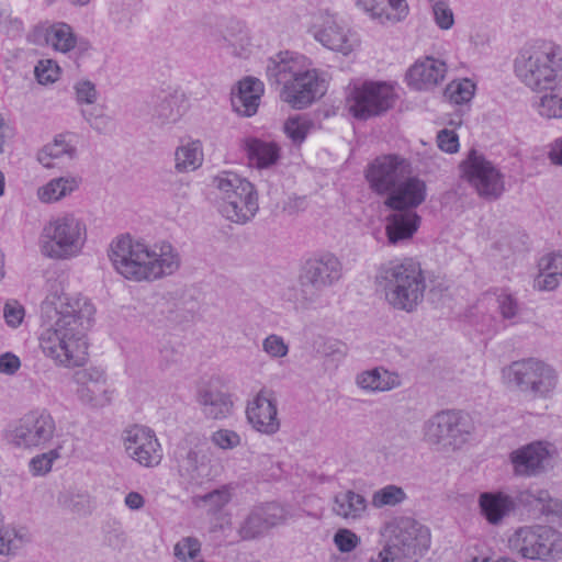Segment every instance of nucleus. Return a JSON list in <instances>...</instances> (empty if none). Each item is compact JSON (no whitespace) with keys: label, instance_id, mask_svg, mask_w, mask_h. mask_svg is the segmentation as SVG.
<instances>
[{"label":"nucleus","instance_id":"nucleus-1","mask_svg":"<svg viewBox=\"0 0 562 562\" xmlns=\"http://www.w3.org/2000/svg\"><path fill=\"white\" fill-rule=\"evenodd\" d=\"M95 308L82 295L52 293L41 305L44 329L40 346L45 356L66 368L87 361L86 334L91 328Z\"/></svg>","mask_w":562,"mask_h":562},{"label":"nucleus","instance_id":"nucleus-2","mask_svg":"<svg viewBox=\"0 0 562 562\" xmlns=\"http://www.w3.org/2000/svg\"><path fill=\"white\" fill-rule=\"evenodd\" d=\"M109 258L120 274L137 282L171 276L181 265V257L170 243L160 241L149 246L130 236L112 241Z\"/></svg>","mask_w":562,"mask_h":562},{"label":"nucleus","instance_id":"nucleus-3","mask_svg":"<svg viewBox=\"0 0 562 562\" xmlns=\"http://www.w3.org/2000/svg\"><path fill=\"white\" fill-rule=\"evenodd\" d=\"M376 285L395 310L412 313L424 301L427 288L424 270L413 258L382 265L375 276Z\"/></svg>","mask_w":562,"mask_h":562},{"label":"nucleus","instance_id":"nucleus-4","mask_svg":"<svg viewBox=\"0 0 562 562\" xmlns=\"http://www.w3.org/2000/svg\"><path fill=\"white\" fill-rule=\"evenodd\" d=\"M517 78L533 91H544L562 80V47L538 41L525 45L514 60Z\"/></svg>","mask_w":562,"mask_h":562},{"label":"nucleus","instance_id":"nucleus-5","mask_svg":"<svg viewBox=\"0 0 562 562\" xmlns=\"http://www.w3.org/2000/svg\"><path fill=\"white\" fill-rule=\"evenodd\" d=\"M220 191V212L236 224L249 222L257 213L258 199L251 182L233 171H223L212 180Z\"/></svg>","mask_w":562,"mask_h":562},{"label":"nucleus","instance_id":"nucleus-6","mask_svg":"<svg viewBox=\"0 0 562 562\" xmlns=\"http://www.w3.org/2000/svg\"><path fill=\"white\" fill-rule=\"evenodd\" d=\"M474 430L471 417L458 409H442L424 422L423 439L438 450L460 449Z\"/></svg>","mask_w":562,"mask_h":562},{"label":"nucleus","instance_id":"nucleus-7","mask_svg":"<svg viewBox=\"0 0 562 562\" xmlns=\"http://www.w3.org/2000/svg\"><path fill=\"white\" fill-rule=\"evenodd\" d=\"M86 237V224L74 214H64L44 226L42 252L54 259L75 257L81 251Z\"/></svg>","mask_w":562,"mask_h":562},{"label":"nucleus","instance_id":"nucleus-8","mask_svg":"<svg viewBox=\"0 0 562 562\" xmlns=\"http://www.w3.org/2000/svg\"><path fill=\"white\" fill-rule=\"evenodd\" d=\"M342 277V263L339 258L328 251L315 254L303 263L299 281L300 297L303 303L314 302L319 293L335 285Z\"/></svg>","mask_w":562,"mask_h":562},{"label":"nucleus","instance_id":"nucleus-9","mask_svg":"<svg viewBox=\"0 0 562 562\" xmlns=\"http://www.w3.org/2000/svg\"><path fill=\"white\" fill-rule=\"evenodd\" d=\"M508 542L509 548L524 559L549 561L562 555V536L548 526L520 527Z\"/></svg>","mask_w":562,"mask_h":562},{"label":"nucleus","instance_id":"nucleus-10","mask_svg":"<svg viewBox=\"0 0 562 562\" xmlns=\"http://www.w3.org/2000/svg\"><path fill=\"white\" fill-rule=\"evenodd\" d=\"M430 544L429 530L413 519L398 522L394 535L389 539L378 560L371 562H404L422 557Z\"/></svg>","mask_w":562,"mask_h":562},{"label":"nucleus","instance_id":"nucleus-11","mask_svg":"<svg viewBox=\"0 0 562 562\" xmlns=\"http://www.w3.org/2000/svg\"><path fill=\"white\" fill-rule=\"evenodd\" d=\"M504 378L509 384L533 397H546L557 384L554 369L533 358L513 362L504 370Z\"/></svg>","mask_w":562,"mask_h":562},{"label":"nucleus","instance_id":"nucleus-12","mask_svg":"<svg viewBox=\"0 0 562 562\" xmlns=\"http://www.w3.org/2000/svg\"><path fill=\"white\" fill-rule=\"evenodd\" d=\"M394 87L383 81H366L355 86L346 103L350 114L358 120L379 116L393 108L396 101Z\"/></svg>","mask_w":562,"mask_h":562},{"label":"nucleus","instance_id":"nucleus-13","mask_svg":"<svg viewBox=\"0 0 562 562\" xmlns=\"http://www.w3.org/2000/svg\"><path fill=\"white\" fill-rule=\"evenodd\" d=\"M56 434L54 417L45 409L32 411L8 431V441L18 448H45Z\"/></svg>","mask_w":562,"mask_h":562},{"label":"nucleus","instance_id":"nucleus-14","mask_svg":"<svg viewBox=\"0 0 562 562\" xmlns=\"http://www.w3.org/2000/svg\"><path fill=\"white\" fill-rule=\"evenodd\" d=\"M310 33L324 47L348 55L358 43L355 33L328 10L319 11L313 18Z\"/></svg>","mask_w":562,"mask_h":562},{"label":"nucleus","instance_id":"nucleus-15","mask_svg":"<svg viewBox=\"0 0 562 562\" xmlns=\"http://www.w3.org/2000/svg\"><path fill=\"white\" fill-rule=\"evenodd\" d=\"M462 167L467 179L481 196L497 199L503 193L505 189L503 175L483 155L471 150Z\"/></svg>","mask_w":562,"mask_h":562},{"label":"nucleus","instance_id":"nucleus-16","mask_svg":"<svg viewBox=\"0 0 562 562\" xmlns=\"http://www.w3.org/2000/svg\"><path fill=\"white\" fill-rule=\"evenodd\" d=\"M411 173V164L407 159L395 155L376 157L366 171V179L370 188L378 194H389L401 180Z\"/></svg>","mask_w":562,"mask_h":562},{"label":"nucleus","instance_id":"nucleus-17","mask_svg":"<svg viewBox=\"0 0 562 562\" xmlns=\"http://www.w3.org/2000/svg\"><path fill=\"white\" fill-rule=\"evenodd\" d=\"M127 456L145 468H154L162 460V448L154 430L149 427L133 425L122 435Z\"/></svg>","mask_w":562,"mask_h":562},{"label":"nucleus","instance_id":"nucleus-18","mask_svg":"<svg viewBox=\"0 0 562 562\" xmlns=\"http://www.w3.org/2000/svg\"><path fill=\"white\" fill-rule=\"evenodd\" d=\"M326 91L325 80L308 65L281 90V99L294 109H304Z\"/></svg>","mask_w":562,"mask_h":562},{"label":"nucleus","instance_id":"nucleus-19","mask_svg":"<svg viewBox=\"0 0 562 562\" xmlns=\"http://www.w3.org/2000/svg\"><path fill=\"white\" fill-rule=\"evenodd\" d=\"M248 423L255 430L265 435H274L280 429L278 402L272 390L262 387L246 407Z\"/></svg>","mask_w":562,"mask_h":562},{"label":"nucleus","instance_id":"nucleus-20","mask_svg":"<svg viewBox=\"0 0 562 562\" xmlns=\"http://www.w3.org/2000/svg\"><path fill=\"white\" fill-rule=\"evenodd\" d=\"M310 65L307 58L299 53L284 50L267 61L266 76L270 85L288 86Z\"/></svg>","mask_w":562,"mask_h":562},{"label":"nucleus","instance_id":"nucleus-21","mask_svg":"<svg viewBox=\"0 0 562 562\" xmlns=\"http://www.w3.org/2000/svg\"><path fill=\"white\" fill-rule=\"evenodd\" d=\"M286 520L285 509L277 503L255 507L240 526L243 539H254Z\"/></svg>","mask_w":562,"mask_h":562},{"label":"nucleus","instance_id":"nucleus-22","mask_svg":"<svg viewBox=\"0 0 562 562\" xmlns=\"http://www.w3.org/2000/svg\"><path fill=\"white\" fill-rule=\"evenodd\" d=\"M427 196L425 181L417 177L406 176L392 189L384 201V205L393 211H415Z\"/></svg>","mask_w":562,"mask_h":562},{"label":"nucleus","instance_id":"nucleus-23","mask_svg":"<svg viewBox=\"0 0 562 562\" xmlns=\"http://www.w3.org/2000/svg\"><path fill=\"white\" fill-rule=\"evenodd\" d=\"M196 402L203 416L212 420L228 418L233 413L232 395L222 389L207 384L198 391Z\"/></svg>","mask_w":562,"mask_h":562},{"label":"nucleus","instance_id":"nucleus-24","mask_svg":"<svg viewBox=\"0 0 562 562\" xmlns=\"http://www.w3.org/2000/svg\"><path fill=\"white\" fill-rule=\"evenodd\" d=\"M446 74V64L442 60L426 57L417 60L407 71V83L417 89L426 90L437 86L443 80Z\"/></svg>","mask_w":562,"mask_h":562},{"label":"nucleus","instance_id":"nucleus-25","mask_svg":"<svg viewBox=\"0 0 562 562\" xmlns=\"http://www.w3.org/2000/svg\"><path fill=\"white\" fill-rule=\"evenodd\" d=\"M420 216L412 210L393 211L386 217L385 233L391 245L409 240L420 226Z\"/></svg>","mask_w":562,"mask_h":562},{"label":"nucleus","instance_id":"nucleus-26","mask_svg":"<svg viewBox=\"0 0 562 562\" xmlns=\"http://www.w3.org/2000/svg\"><path fill=\"white\" fill-rule=\"evenodd\" d=\"M35 35H42L47 45L64 54L76 47L80 49L87 47V42L79 41L72 27L65 22H55L47 27H40L35 31Z\"/></svg>","mask_w":562,"mask_h":562},{"label":"nucleus","instance_id":"nucleus-27","mask_svg":"<svg viewBox=\"0 0 562 562\" xmlns=\"http://www.w3.org/2000/svg\"><path fill=\"white\" fill-rule=\"evenodd\" d=\"M510 458L516 473L532 475L544 468L549 451L541 442H533L514 451Z\"/></svg>","mask_w":562,"mask_h":562},{"label":"nucleus","instance_id":"nucleus-28","mask_svg":"<svg viewBox=\"0 0 562 562\" xmlns=\"http://www.w3.org/2000/svg\"><path fill=\"white\" fill-rule=\"evenodd\" d=\"M263 92V83L256 78L247 77L239 81L238 89L232 94V106L240 115L251 116L259 106Z\"/></svg>","mask_w":562,"mask_h":562},{"label":"nucleus","instance_id":"nucleus-29","mask_svg":"<svg viewBox=\"0 0 562 562\" xmlns=\"http://www.w3.org/2000/svg\"><path fill=\"white\" fill-rule=\"evenodd\" d=\"M243 148L249 164L259 169L271 167L280 158V147L273 142L249 137L244 140Z\"/></svg>","mask_w":562,"mask_h":562},{"label":"nucleus","instance_id":"nucleus-30","mask_svg":"<svg viewBox=\"0 0 562 562\" xmlns=\"http://www.w3.org/2000/svg\"><path fill=\"white\" fill-rule=\"evenodd\" d=\"M357 5L382 23L400 21L408 10L405 0H357Z\"/></svg>","mask_w":562,"mask_h":562},{"label":"nucleus","instance_id":"nucleus-31","mask_svg":"<svg viewBox=\"0 0 562 562\" xmlns=\"http://www.w3.org/2000/svg\"><path fill=\"white\" fill-rule=\"evenodd\" d=\"M368 507L366 497L352 490L341 491L334 496L333 513L347 520L363 517Z\"/></svg>","mask_w":562,"mask_h":562},{"label":"nucleus","instance_id":"nucleus-32","mask_svg":"<svg viewBox=\"0 0 562 562\" xmlns=\"http://www.w3.org/2000/svg\"><path fill=\"white\" fill-rule=\"evenodd\" d=\"M479 504L482 515L492 525H497L515 509L513 498L503 493H483Z\"/></svg>","mask_w":562,"mask_h":562},{"label":"nucleus","instance_id":"nucleus-33","mask_svg":"<svg viewBox=\"0 0 562 562\" xmlns=\"http://www.w3.org/2000/svg\"><path fill=\"white\" fill-rule=\"evenodd\" d=\"M357 384L371 392H386L401 385V378L396 372L383 368L364 371L357 376Z\"/></svg>","mask_w":562,"mask_h":562},{"label":"nucleus","instance_id":"nucleus-34","mask_svg":"<svg viewBox=\"0 0 562 562\" xmlns=\"http://www.w3.org/2000/svg\"><path fill=\"white\" fill-rule=\"evenodd\" d=\"M81 178L65 176L49 180L37 190V198L43 203H55L79 189Z\"/></svg>","mask_w":562,"mask_h":562},{"label":"nucleus","instance_id":"nucleus-35","mask_svg":"<svg viewBox=\"0 0 562 562\" xmlns=\"http://www.w3.org/2000/svg\"><path fill=\"white\" fill-rule=\"evenodd\" d=\"M524 501L537 507L551 521L562 524V502L552 498L547 490L530 487L524 494Z\"/></svg>","mask_w":562,"mask_h":562},{"label":"nucleus","instance_id":"nucleus-36","mask_svg":"<svg viewBox=\"0 0 562 562\" xmlns=\"http://www.w3.org/2000/svg\"><path fill=\"white\" fill-rule=\"evenodd\" d=\"M173 458L182 476H187L190 480H198L203 476V463L199 453L188 442L182 441L177 445L173 450Z\"/></svg>","mask_w":562,"mask_h":562},{"label":"nucleus","instance_id":"nucleus-37","mask_svg":"<svg viewBox=\"0 0 562 562\" xmlns=\"http://www.w3.org/2000/svg\"><path fill=\"white\" fill-rule=\"evenodd\" d=\"M67 134L57 135L54 140L45 145L37 154V160L45 168H53V159H59L67 156L69 159L75 158L77 154L76 147L67 140Z\"/></svg>","mask_w":562,"mask_h":562},{"label":"nucleus","instance_id":"nucleus-38","mask_svg":"<svg viewBox=\"0 0 562 562\" xmlns=\"http://www.w3.org/2000/svg\"><path fill=\"white\" fill-rule=\"evenodd\" d=\"M176 169L179 172L196 170L203 162L202 145L199 140L179 146L175 153Z\"/></svg>","mask_w":562,"mask_h":562},{"label":"nucleus","instance_id":"nucleus-39","mask_svg":"<svg viewBox=\"0 0 562 562\" xmlns=\"http://www.w3.org/2000/svg\"><path fill=\"white\" fill-rule=\"evenodd\" d=\"M539 101V114L547 119H562V79L546 88Z\"/></svg>","mask_w":562,"mask_h":562},{"label":"nucleus","instance_id":"nucleus-40","mask_svg":"<svg viewBox=\"0 0 562 562\" xmlns=\"http://www.w3.org/2000/svg\"><path fill=\"white\" fill-rule=\"evenodd\" d=\"M232 490L227 485L213 490L204 495L193 497V504L205 509L210 514H216L222 510L232 499Z\"/></svg>","mask_w":562,"mask_h":562},{"label":"nucleus","instance_id":"nucleus-41","mask_svg":"<svg viewBox=\"0 0 562 562\" xmlns=\"http://www.w3.org/2000/svg\"><path fill=\"white\" fill-rule=\"evenodd\" d=\"M313 127L314 123L311 119L305 115H295L285 121L283 131L293 144L301 145Z\"/></svg>","mask_w":562,"mask_h":562},{"label":"nucleus","instance_id":"nucleus-42","mask_svg":"<svg viewBox=\"0 0 562 562\" xmlns=\"http://www.w3.org/2000/svg\"><path fill=\"white\" fill-rule=\"evenodd\" d=\"M407 495L401 486L389 484L373 492L371 504L375 508L393 507L403 503Z\"/></svg>","mask_w":562,"mask_h":562},{"label":"nucleus","instance_id":"nucleus-43","mask_svg":"<svg viewBox=\"0 0 562 562\" xmlns=\"http://www.w3.org/2000/svg\"><path fill=\"white\" fill-rule=\"evenodd\" d=\"M26 541V533L12 526L0 528V554H15Z\"/></svg>","mask_w":562,"mask_h":562},{"label":"nucleus","instance_id":"nucleus-44","mask_svg":"<svg viewBox=\"0 0 562 562\" xmlns=\"http://www.w3.org/2000/svg\"><path fill=\"white\" fill-rule=\"evenodd\" d=\"M77 392L82 402L94 406H103L111 402V392L106 387V382L80 385Z\"/></svg>","mask_w":562,"mask_h":562},{"label":"nucleus","instance_id":"nucleus-45","mask_svg":"<svg viewBox=\"0 0 562 562\" xmlns=\"http://www.w3.org/2000/svg\"><path fill=\"white\" fill-rule=\"evenodd\" d=\"M475 91V85L470 79H463L461 81H452L448 85L445 91V95L456 104H463L469 102Z\"/></svg>","mask_w":562,"mask_h":562},{"label":"nucleus","instance_id":"nucleus-46","mask_svg":"<svg viewBox=\"0 0 562 562\" xmlns=\"http://www.w3.org/2000/svg\"><path fill=\"white\" fill-rule=\"evenodd\" d=\"M175 555L182 562H200L201 543L196 538L186 537L175 546Z\"/></svg>","mask_w":562,"mask_h":562},{"label":"nucleus","instance_id":"nucleus-47","mask_svg":"<svg viewBox=\"0 0 562 562\" xmlns=\"http://www.w3.org/2000/svg\"><path fill=\"white\" fill-rule=\"evenodd\" d=\"M434 20L441 30H450L454 24V15L447 0H430Z\"/></svg>","mask_w":562,"mask_h":562},{"label":"nucleus","instance_id":"nucleus-48","mask_svg":"<svg viewBox=\"0 0 562 562\" xmlns=\"http://www.w3.org/2000/svg\"><path fill=\"white\" fill-rule=\"evenodd\" d=\"M58 448L35 456L30 461V470L34 475H44L52 470L53 463L60 457Z\"/></svg>","mask_w":562,"mask_h":562},{"label":"nucleus","instance_id":"nucleus-49","mask_svg":"<svg viewBox=\"0 0 562 562\" xmlns=\"http://www.w3.org/2000/svg\"><path fill=\"white\" fill-rule=\"evenodd\" d=\"M497 303L502 317L510 321L512 324H516L520 315V306L517 299L509 293H501L497 296Z\"/></svg>","mask_w":562,"mask_h":562},{"label":"nucleus","instance_id":"nucleus-50","mask_svg":"<svg viewBox=\"0 0 562 562\" xmlns=\"http://www.w3.org/2000/svg\"><path fill=\"white\" fill-rule=\"evenodd\" d=\"M76 101L79 105L93 104L98 99L95 85L90 80H79L74 85Z\"/></svg>","mask_w":562,"mask_h":562},{"label":"nucleus","instance_id":"nucleus-51","mask_svg":"<svg viewBox=\"0 0 562 562\" xmlns=\"http://www.w3.org/2000/svg\"><path fill=\"white\" fill-rule=\"evenodd\" d=\"M262 349L272 358H283L289 352V346L284 339L276 334H271L263 339Z\"/></svg>","mask_w":562,"mask_h":562},{"label":"nucleus","instance_id":"nucleus-52","mask_svg":"<svg viewBox=\"0 0 562 562\" xmlns=\"http://www.w3.org/2000/svg\"><path fill=\"white\" fill-rule=\"evenodd\" d=\"M211 441L220 449L228 450L240 445V437L234 430L218 429L212 434Z\"/></svg>","mask_w":562,"mask_h":562},{"label":"nucleus","instance_id":"nucleus-53","mask_svg":"<svg viewBox=\"0 0 562 562\" xmlns=\"http://www.w3.org/2000/svg\"><path fill=\"white\" fill-rule=\"evenodd\" d=\"M334 543L340 552L348 553L359 546L360 538L349 529H339L334 536Z\"/></svg>","mask_w":562,"mask_h":562},{"label":"nucleus","instance_id":"nucleus-54","mask_svg":"<svg viewBox=\"0 0 562 562\" xmlns=\"http://www.w3.org/2000/svg\"><path fill=\"white\" fill-rule=\"evenodd\" d=\"M81 115L89 123V125L100 134H105L111 128V117L103 113H95V109H82Z\"/></svg>","mask_w":562,"mask_h":562},{"label":"nucleus","instance_id":"nucleus-55","mask_svg":"<svg viewBox=\"0 0 562 562\" xmlns=\"http://www.w3.org/2000/svg\"><path fill=\"white\" fill-rule=\"evenodd\" d=\"M24 307L18 301L9 300L5 302L3 307V317L10 327L16 328L20 326L24 318Z\"/></svg>","mask_w":562,"mask_h":562},{"label":"nucleus","instance_id":"nucleus-56","mask_svg":"<svg viewBox=\"0 0 562 562\" xmlns=\"http://www.w3.org/2000/svg\"><path fill=\"white\" fill-rule=\"evenodd\" d=\"M58 69V66L52 60H40L34 71L37 81L45 85L57 80Z\"/></svg>","mask_w":562,"mask_h":562},{"label":"nucleus","instance_id":"nucleus-57","mask_svg":"<svg viewBox=\"0 0 562 562\" xmlns=\"http://www.w3.org/2000/svg\"><path fill=\"white\" fill-rule=\"evenodd\" d=\"M155 114L162 122H173L178 119L179 110L176 108V99L173 97H166L155 108Z\"/></svg>","mask_w":562,"mask_h":562},{"label":"nucleus","instance_id":"nucleus-58","mask_svg":"<svg viewBox=\"0 0 562 562\" xmlns=\"http://www.w3.org/2000/svg\"><path fill=\"white\" fill-rule=\"evenodd\" d=\"M316 351L325 357L341 359L346 355V346L336 339H325L317 345Z\"/></svg>","mask_w":562,"mask_h":562},{"label":"nucleus","instance_id":"nucleus-59","mask_svg":"<svg viewBox=\"0 0 562 562\" xmlns=\"http://www.w3.org/2000/svg\"><path fill=\"white\" fill-rule=\"evenodd\" d=\"M560 284V277L553 274L552 272L544 271L539 266V273L535 278L533 288L538 291H553Z\"/></svg>","mask_w":562,"mask_h":562},{"label":"nucleus","instance_id":"nucleus-60","mask_svg":"<svg viewBox=\"0 0 562 562\" xmlns=\"http://www.w3.org/2000/svg\"><path fill=\"white\" fill-rule=\"evenodd\" d=\"M438 147L449 154L457 153L459 149V137L456 132L443 128L437 135Z\"/></svg>","mask_w":562,"mask_h":562},{"label":"nucleus","instance_id":"nucleus-61","mask_svg":"<svg viewBox=\"0 0 562 562\" xmlns=\"http://www.w3.org/2000/svg\"><path fill=\"white\" fill-rule=\"evenodd\" d=\"M110 14L113 22L117 24L127 25L132 20L131 5L125 1L113 2Z\"/></svg>","mask_w":562,"mask_h":562},{"label":"nucleus","instance_id":"nucleus-62","mask_svg":"<svg viewBox=\"0 0 562 562\" xmlns=\"http://www.w3.org/2000/svg\"><path fill=\"white\" fill-rule=\"evenodd\" d=\"M539 266L544 271L562 278V251L552 252L541 258Z\"/></svg>","mask_w":562,"mask_h":562},{"label":"nucleus","instance_id":"nucleus-63","mask_svg":"<svg viewBox=\"0 0 562 562\" xmlns=\"http://www.w3.org/2000/svg\"><path fill=\"white\" fill-rule=\"evenodd\" d=\"M76 380L80 385L92 383H105L106 376L102 370L89 368L76 373Z\"/></svg>","mask_w":562,"mask_h":562},{"label":"nucleus","instance_id":"nucleus-64","mask_svg":"<svg viewBox=\"0 0 562 562\" xmlns=\"http://www.w3.org/2000/svg\"><path fill=\"white\" fill-rule=\"evenodd\" d=\"M21 368L20 358L12 352L0 355V373L7 375L15 374Z\"/></svg>","mask_w":562,"mask_h":562}]
</instances>
